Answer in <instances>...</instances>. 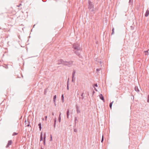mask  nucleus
I'll return each instance as SVG.
<instances>
[{
  "label": "nucleus",
  "instance_id": "33",
  "mask_svg": "<svg viewBox=\"0 0 149 149\" xmlns=\"http://www.w3.org/2000/svg\"><path fill=\"white\" fill-rule=\"evenodd\" d=\"M43 144L44 145L45 144V140H43Z\"/></svg>",
  "mask_w": 149,
  "mask_h": 149
},
{
  "label": "nucleus",
  "instance_id": "14",
  "mask_svg": "<svg viewBox=\"0 0 149 149\" xmlns=\"http://www.w3.org/2000/svg\"><path fill=\"white\" fill-rule=\"evenodd\" d=\"M42 140H43L42 134V133L41 132L40 134V141H42Z\"/></svg>",
  "mask_w": 149,
  "mask_h": 149
},
{
  "label": "nucleus",
  "instance_id": "26",
  "mask_svg": "<svg viewBox=\"0 0 149 149\" xmlns=\"http://www.w3.org/2000/svg\"><path fill=\"white\" fill-rule=\"evenodd\" d=\"M77 129L76 128H74V132H77Z\"/></svg>",
  "mask_w": 149,
  "mask_h": 149
},
{
  "label": "nucleus",
  "instance_id": "17",
  "mask_svg": "<svg viewBox=\"0 0 149 149\" xmlns=\"http://www.w3.org/2000/svg\"><path fill=\"white\" fill-rule=\"evenodd\" d=\"M46 133H45L44 134V136H43V140H45V139H46Z\"/></svg>",
  "mask_w": 149,
  "mask_h": 149
},
{
  "label": "nucleus",
  "instance_id": "29",
  "mask_svg": "<svg viewBox=\"0 0 149 149\" xmlns=\"http://www.w3.org/2000/svg\"><path fill=\"white\" fill-rule=\"evenodd\" d=\"M103 140H104V136H103V135L102 138V140H101V142L102 143Z\"/></svg>",
  "mask_w": 149,
  "mask_h": 149
},
{
  "label": "nucleus",
  "instance_id": "5",
  "mask_svg": "<svg viewBox=\"0 0 149 149\" xmlns=\"http://www.w3.org/2000/svg\"><path fill=\"white\" fill-rule=\"evenodd\" d=\"M64 61L62 59L58 60L57 61V64L58 65L62 64L63 65V63H64Z\"/></svg>",
  "mask_w": 149,
  "mask_h": 149
},
{
  "label": "nucleus",
  "instance_id": "10",
  "mask_svg": "<svg viewBox=\"0 0 149 149\" xmlns=\"http://www.w3.org/2000/svg\"><path fill=\"white\" fill-rule=\"evenodd\" d=\"M149 14V10H147L145 16V17H147Z\"/></svg>",
  "mask_w": 149,
  "mask_h": 149
},
{
  "label": "nucleus",
  "instance_id": "8",
  "mask_svg": "<svg viewBox=\"0 0 149 149\" xmlns=\"http://www.w3.org/2000/svg\"><path fill=\"white\" fill-rule=\"evenodd\" d=\"M99 96L100 97V98L102 100H103L104 102V98L103 97V95L102 94H100L99 95Z\"/></svg>",
  "mask_w": 149,
  "mask_h": 149
},
{
  "label": "nucleus",
  "instance_id": "7",
  "mask_svg": "<svg viewBox=\"0 0 149 149\" xmlns=\"http://www.w3.org/2000/svg\"><path fill=\"white\" fill-rule=\"evenodd\" d=\"M12 140H9L8 141V143L6 146V148H8L9 147V146L12 144Z\"/></svg>",
  "mask_w": 149,
  "mask_h": 149
},
{
  "label": "nucleus",
  "instance_id": "16",
  "mask_svg": "<svg viewBox=\"0 0 149 149\" xmlns=\"http://www.w3.org/2000/svg\"><path fill=\"white\" fill-rule=\"evenodd\" d=\"M61 113H60V114L59 115V116L58 117V120L59 123L60 122L61 120Z\"/></svg>",
  "mask_w": 149,
  "mask_h": 149
},
{
  "label": "nucleus",
  "instance_id": "30",
  "mask_svg": "<svg viewBox=\"0 0 149 149\" xmlns=\"http://www.w3.org/2000/svg\"><path fill=\"white\" fill-rule=\"evenodd\" d=\"M28 123H29L27 125H26V126L27 127H29V126H30V122H29V121H28Z\"/></svg>",
  "mask_w": 149,
  "mask_h": 149
},
{
  "label": "nucleus",
  "instance_id": "38",
  "mask_svg": "<svg viewBox=\"0 0 149 149\" xmlns=\"http://www.w3.org/2000/svg\"><path fill=\"white\" fill-rule=\"evenodd\" d=\"M67 89L68 90L69 89V87H68V84L67 86Z\"/></svg>",
  "mask_w": 149,
  "mask_h": 149
},
{
  "label": "nucleus",
  "instance_id": "19",
  "mask_svg": "<svg viewBox=\"0 0 149 149\" xmlns=\"http://www.w3.org/2000/svg\"><path fill=\"white\" fill-rule=\"evenodd\" d=\"M84 94V93H82V94H81V98L82 100H83V99H84V96H83Z\"/></svg>",
  "mask_w": 149,
  "mask_h": 149
},
{
  "label": "nucleus",
  "instance_id": "2",
  "mask_svg": "<svg viewBox=\"0 0 149 149\" xmlns=\"http://www.w3.org/2000/svg\"><path fill=\"white\" fill-rule=\"evenodd\" d=\"M94 8V5L92 2H91L90 1H88V8L89 10H90L91 11L93 12L94 11L93 9Z\"/></svg>",
  "mask_w": 149,
  "mask_h": 149
},
{
  "label": "nucleus",
  "instance_id": "3",
  "mask_svg": "<svg viewBox=\"0 0 149 149\" xmlns=\"http://www.w3.org/2000/svg\"><path fill=\"white\" fill-rule=\"evenodd\" d=\"M73 62V61H65L64 63H63V65L65 66H67L69 67H70L72 65Z\"/></svg>",
  "mask_w": 149,
  "mask_h": 149
},
{
  "label": "nucleus",
  "instance_id": "9",
  "mask_svg": "<svg viewBox=\"0 0 149 149\" xmlns=\"http://www.w3.org/2000/svg\"><path fill=\"white\" fill-rule=\"evenodd\" d=\"M76 109H77V113H80V111L78 107V106L77 105H76Z\"/></svg>",
  "mask_w": 149,
  "mask_h": 149
},
{
  "label": "nucleus",
  "instance_id": "23",
  "mask_svg": "<svg viewBox=\"0 0 149 149\" xmlns=\"http://www.w3.org/2000/svg\"><path fill=\"white\" fill-rule=\"evenodd\" d=\"M61 98H62V102H64V97H63V95H62Z\"/></svg>",
  "mask_w": 149,
  "mask_h": 149
},
{
  "label": "nucleus",
  "instance_id": "4",
  "mask_svg": "<svg viewBox=\"0 0 149 149\" xmlns=\"http://www.w3.org/2000/svg\"><path fill=\"white\" fill-rule=\"evenodd\" d=\"M80 51L81 50H73V51L75 54L77 55L79 58H81L82 56L80 55Z\"/></svg>",
  "mask_w": 149,
  "mask_h": 149
},
{
  "label": "nucleus",
  "instance_id": "15",
  "mask_svg": "<svg viewBox=\"0 0 149 149\" xmlns=\"http://www.w3.org/2000/svg\"><path fill=\"white\" fill-rule=\"evenodd\" d=\"M38 126H39V129H40V130H41V128H42L41 124V123H39L38 124Z\"/></svg>",
  "mask_w": 149,
  "mask_h": 149
},
{
  "label": "nucleus",
  "instance_id": "34",
  "mask_svg": "<svg viewBox=\"0 0 149 149\" xmlns=\"http://www.w3.org/2000/svg\"><path fill=\"white\" fill-rule=\"evenodd\" d=\"M92 95H93L95 93V91L93 89Z\"/></svg>",
  "mask_w": 149,
  "mask_h": 149
},
{
  "label": "nucleus",
  "instance_id": "32",
  "mask_svg": "<svg viewBox=\"0 0 149 149\" xmlns=\"http://www.w3.org/2000/svg\"><path fill=\"white\" fill-rule=\"evenodd\" d=\"M131 28L132 30H133L134 29V27L133 26H131Z\"/></svg>",
  "mask_w": 149,
  "mask_h": 149
},
{
  "label": "nucleus",
  "instance_id": "21",
  "mask_svg": "<svg viewBox=\"0 0 149 149\" xmlns=\"http://www.w3.org/2000/svg\"><path fill=\"white\" fill-rule=\"evenodd\" d=\"M114 28H113L112 30V33H111V35L113 34H114Z\"/></svg>",
  "mask_w": 149,
  "mask_h": 149
},
{
  "label": "nucleus",
  "instance_id": "27",
  "mask_svg": "<svg viewBox=\"0 0 149 149\" xmlns=\"http://www.w3.org/2000/svg\"><path fill=\"white\" fill-rule=\"evenodd\" d=\"M101 70V68H97L96 70V71L98 72L99 71H100Z\"/></svg>",
  "mask_w": 149,
  "mask_h": 149
},
{
  "label": "nucleus",
  "instance_id": "37",
  "mask_svg": "<svg viewBox=\"0 0 149 149\" xmlns=\"http://www.w3.org/2000/svg\"><path fill=\"white\" fill-rule=\"evenodd\" d=\"M45 120H47V116H45Z\"/></svg>",
  "mask_w": 149,
  "mask_h": 149
},
{
  "label": "nucleus",
  "instance_id": "13",
  "mask_svg": "<svg viewBox=\"0 0 149 149\" xmlns=\"http://www.w3.org/2000/svg\"><path fill=\"white\" fill-rule=\"evenodd\" d=\"M134 90L137 92H138L139 91V90L137 86H135V87H134Z\"/></svg>",
  "mask_w": 149,
  "mask_h": 149
},
{
  "label": "nucleus",
  "instance_id": "28",
  "mask_svg": "<svg viewBox=\"0 0 149 149\" xmlns=\"http://www.w3.org/2000/svg\"><path fill=\"white\" fill-rule=\"evenodd\" d=\"M47 88H46V89H45V91H44V94L45 95L46 94V93L47 92Z\"/></svg>",
  "mask_w": 149,
  "mask_h": 149
},
{
  "label": "nucleus",
  "instance_id": "22",
  "mask_svg": "<svg viewBox=\"0 0 149 149\" xmlns=\"http://www.w3.org/2000/svg\"><path fill=\"white\" fill-rule=\"evenodd\" d=\"M145 53V55H148V51H144Z\"/></svg>",
  "mask_w": 149,
  "mask_h": 149
},
{
  "label": "nucleus",
  "instance_id": "39",
  "mask_svg": "<svg viewBox=\"0 0 149 149\" xmlns=\"http://www.w3.org/2000/svg\"><path fill=\"white\" fill-rule=\"evenodd\" d=\"M21 5V4H20L19 5H18L17 6L18 7H19Z\"/></svg>",
  "mask_w": 149,
  "mask_h": 149
},
{
  "label": "nucleus",
  "instance_id": "40",
  "mask_svg": "<svg viewBox=\"0 0 149 149\" xmlns=\"http://www.w3.org/2000/svg\"><path fill=\"white\" fill-rule=\"evenodd\" d=\"M131 1V0H129V3H130Z\"/></svg>",
  "mask_w": 149,
  "mask_h": 149
},
{
  "label": "nucleus",
  "instance_id": "25",
  "mask_svg": "<svg viewBox=\"0 0 149 149\" xmlns=\"http://www.w3.org/2000/svg\"><path fill=\"white\" fill-rule=\"evenodd\" d=\"M17 134H18V133H16V132H14L13 133V134H12V135H13V136L16 135H17Z\"/></svg>",
  "mask_w": 149,
  "mask_h": 149
},
{
  "label": "nucleus",
  "instance_id": "44",
  "mask_svg": "<svg viewBox=\"0 0 149 149\" xmlns=\"http://www.w3.org/2000/svg\"><path fill=\"white\" fill-rule=\"evenodd\" d=\"M41 149H43V148H42L41 147Z\"/></svg>",
  "mask_w": 149,
  "mask_h": 149
},
{
  "label": "nucleus",
  "instance_id": "42",
  "mask_svg": "<svg viewBox=\"0 0 149 149\" xmlns=\"http://www.w3.org/2000/svg\"><path fill=\"white\" fill-rule=\"evenodd\" d=\"M35 24L34 25H33V27H34V26H35Z\"/></svg>",
  "mask_w": 149,
  "mask_h": 149
},
{
  "label": "nucleus",
  "instance_id": "12",
  "mask_svg": "<svg viewBox=\"0 0 149 149\" xmlns=\"http://www.w3.org/2000/svg\"><path fill=\"white\" fill-rule=\"evenodd\" d=\"M69 109H68L67 111V116L68 118H69Z\"/></svg>",
  "mask_w": 149,
  "mask_h": 149
},
{
  "label": "nucleus",
  "instance_id": "43",
  "mask_svg": "<svg viewBox=\"0 0 149 149\" xmlns=\"http://www.w3.org/2000/svg\"><path fill=\"white\" fill-rule=\"evenodd\" d=\"M52 115H54V113H52Z\"/></svg>",
  "mask_w": 149,
  "mask_h": 149
},
{
  "label": "nucleus",
  "instance_id": "31",
  "mask_svg": "<svg viewBox=\"0 0 149 149\" xmlns=\"http://www.w3.org/2000/svg\"><path fill=\"white\" fill-rule=\"evenodd\" d=\"M147 102H149V95H148V96Z\"/></svg>",
  "mask_w": 149,
  "mask_h": 149
},
{
  "label": "nucleus",
  "instance_id": "24",
  "mask_svg": "<svg viewBox=\"0 0 149 149\" xmlns=\"http://www.w3.org/2000/svg\"><path fill=\"white\" fill-rule=\"evenodd\" d=\"M77 121V117H75V126L76 125V121Z\"/></svg>",
  "mask_w": 149,
  "mask_h": 149
},
{
  "label": "nucleus",
  "instance_id": "1",
  "mask_svg": "<svg viewBox=\"0 0 149 149\" xmlns=\"http://www.w3.org/2000/svg\"><path fill=\"white\" fill-rule=\"evenodd\" d=\"M72 48L74 49L73 50H81V48L80 45L78 44L75 43L72 46Z\"/></svg>",
  "mask_w": 149,
  "mask_h": 149
},
{
  "label": "nucleus",
  "instance_id": "6",
  "mask_svg": "<svg viewBox=\"0 0 149 149\" xmlns=\"http://www.w3.org/2000/svg\"><path fill=\"white\" fill-rule=\"evenodd\" d=\"M76 73V71L75 70H73L72 73V81L73 82V80L74 79H75V78H74V76L75 74Z\"/></svg>",
  "mask_w": 149,
  "mask_h": 149
},
{
  "label": "nucleus",
  "instance_id": "18",
  "mask_svg": "<svg viewBox=\"0 0 149 149\" xmlns=\"http://www.w3.org/2000/svg\"><path fill=\"white\" fill-rule=\"evenodd\" d=\"M113 101H112V102H110L109 104V107L111 109L112 106V104L113 103Z\"/></svg>",
  "mask_w": 149,
  "mask_h": 149
},
{
  "label": "nucleus",
  "instance_id": "11",
  "mask_svg": "<svg viewBox=\"0 0 149 149\" xmlns=\"http://www.w3.org/2000/svg\"><path fill=\"white\" fill-rule=\"evenodd\" d=\"M56 99V95H55L54 96L53 100L54 101V104L55 106H56V103L55 102Z\"/></svg>",
  "mask_w": 149,
  "mask_h": 149
},
{
  "label": "nucleus",
  "instance_id": "35",
  "mask_svg": "<svg viewBox=\"0 0 149 149\" xmlns=\"http://www.w3.org/2000/svg\"><path fill=\"white\" fill-rule=\"evenodd\" d=\"M94 86L96 87H97L98 86L97 84H95Z\"/></svg>",
  "mask_w": 149,
  "mask_h": 149
},
{
  "label": "nucleus",
  "instance_id": "45",
  "mask_svg": "<svg viewBox=\"0 0 149 149\" xmlns=\"http://www.w3.org/2000/svg\"><path fill=\"white\" fill-rule=\"evenodd\" d=\"M43 2H45V1H44L43 0Z\"/></svg>",
  "mask_w": 149,
  "mask_h": 149
},
{
  "label": "nucleus",
  "instance_id": "41",
  "mask_svg": "<svg viewBox=\"0 0 149 149\" xmlns=\"http://www.w3.org/2000/svg\"><path fill=\"white\" fill-rule=\"evenodd\" d=\"M95 91H97V89L96 88H95Z\"/></svg>",
  "mask_w": 149,
  "mask_h": 149
},
{
  "label": "nucleus",
  "instance_id": "20",
  "mask_svg": "<svg viewBox=\"0 0 149 149\" xmlns=\"http://www.w3.org/2000/svg\"><path fill=\"white\" fill-rule=\"evenodd\" d=\"M56 124V118H55L54 119V127L55 128V125Z\"/></svg>",
  "mask_w": 149,
  "mask_h": 149
},
{
  "label": "nucleus",
  "instance_id": "36",
  "mask_svg": "<svg viewBox=\"0 0 149 149\" xmlns=\"http://www.w3.org/2000/svg\"><path fill=\"white\" fill-rule=\"evenodd\" d=\"M52 140V135H50V140Z\"/></svg>",
  "mask_w": 149,
  "mask_h": 149
}]
</instances>
